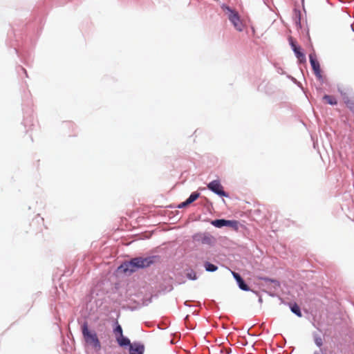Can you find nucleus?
I'll list each match as a JSON object with an SVG mask.
<instances>
[{
  "label": "nucleus",
  "instance_id": "f257e3e1",
  "mask_svg": "<svg viewBox=\"0 0 354 354\" xmlns=\"http://www.w3.org/2000/svg\"><path fill=\"white\" fill-rule=\"evenodd\" d=\"M152 263L149 258H135L121 266L125 273H132L138 268L149 266Z\"/></svg>",
  "mask_w": 354,
  "mask_h": 354
},
{
  "label": "nucleus",
  "instance_id": "f03ea898",
  "mask_svg": "<svg viewBox=\"0 0 354 354\" xmlns=\"http://www.w3.org/2000/svg\"><path fill=\"white\" fill-rule=\"evenodd\" d=\"M221 8L227 14L228 19L233 24L234 28L239 32L243 31L244 25L240 19L239 13L226 5H223Z\"/></svg>",
  "mask_w": 354,
  "mask_h": 354
},
{
  "label": "nucleus",
  "instance_id": "7ed1b4c3",
  "mask_svg": "<svg viewBox=\"0 0 354 354\" xmlns=\"http://www.w3.org/2000/svg\"><path fill=\"white\" fill-rule=\"evenodd\" d=\"M83 337L86 343L92 345L95 348H100V342L95 332L90 331L88 328L87 323H84L82 326Z\"/></svg>",
  "mask_w": 354,
  "mask_h": 354
},
{
  "label": "nucleus",
  "instance_id": "20e7f679",
  "mask_svg": "<svg viewBox=\"0 0 354 354\" xmlns=\"http://www.w3.org/2000/svg\"><path fill=\"white\" fill-rule=\"evenodd\" d=\"M113 333L120 346L124 347L127 346V344H130L129 339L124 337L122 328L118 322H116V326L113 329Z\"/></svg>",
  "mask_w": 354,
  "mask_h": 354
},
{
  "label": "nucleus",
  "instance_id": "39448f33",
  "mask_svg": "<svg viewBox=\"0 0 354 354\" xmlns=\"http://www.w3.org/2000/svg\"><path fill=\"white\" fill-rule=\"evenodd\" d=\"M207 188L220 196H228L224 192L223 187L218 180H215L210 182L207 185Z\"/></svg>",
  "mask_w": 354,
  "mask_h": 354
},
{
  "label": "nucleus",
  "instance_id": "423d86ee",
  "mask_svg": "<svg viewBox=\"0 0 354 354\" xmlns=\"http://www.w3.org/2000/svg\"><path fill=\"white\" fill-rule=\"evenodd\" d=\"M212 224L216 227H222L223 226H230L232 227H236L238 222L236 221H229L225 219H216L212 221Z\"/></svg>",
  "mask_w": 354,
  "mask_h": 354
},
{
  "label": "nucleus",
  "instance_id": "0eeeda50",
  "mask_svg": "<svg viewBox=\"0 0 354 354\" xmlns=\"http://www.w3.org/2000/svg\"><path fill=\"white\" fill-rule=\"evenodd\" d=\"M309 59H310V63L311 64V66L313 68L315 75L317 77L321 78L322 75H321L320 65H319V62L317 60L315 55L310 54L309 55Z\"/></svg>",
  "mask_w": 354,
  "mask_h": 354
},
{
  "label": "nucleus",
  "instance_id": "6e6552de",
  "mask_svg": "<svg viewBox=\"0 0 354 354\" xmlns=\"http://www.w3.org/2000/svg\"><path fill=\"white\" fill-rule=\"evenodd\" d=\"M129 346V354H143L145 346L139 343L127 344Z\"/></svg>",
  "mask_w": 354,
  "mask_h": 354
},
{
  "label": "nucleus",
  "instance_id": "1a4fd4ad",
  "mask_svg": "<svg viewBox=\"0 0 354 354\" xmlns=\"http://www.w3.org/2000/svg\"><path fill=\"white\" fill-rule=\"evenodd\" d=\"M232 274L234 278L236 279V281L239 285V287L241 290H245V291L250 290V288L248 287V286L247 284L245 283L243 279L241 278V277L240 276L239 274H238L235 272H232Z\"/></svg>",
  "mask_w": 354,
  "mask_h": 354
},
{
  "label": "nucleus",
  "instance_id": "9d476101",
  "mask_svg": "<svg viewBox=\"0 0 354 354\" xmlns=\"http://www.w3.org/2000/svg\"><path fill=\"white\" fill-rule=\"evenodd\" d=\"M199 196H200V194L198 192L192 193L191 195L189 196V197L185 201L181 203L180 204H179L178 205V207L183 208V207L189 205V204H191L192 203L195 201Z\"/></svg>",
  "mask_w": 354,
  "mask_h": 354
},
{
  "label": "nucleus",
  "instance_id": "9b49d317",
  "mask_svg": "<svg viewBox=\"0 0 354 354\" xmlns=\"http://www.w3.org/2000/svg\"><path fill=\"white\" fill-rule=\"evenodd\" d=\"M344 100L346 106L353 112H354V100L348 97H344Z\"/></svg>",
  "mask_w": 354,
  "mask_h": 354
},
{
  "label": "nucleus",
  "instance_id": "f8f14e48",
  "mask_svg": "<svg viewBox=\"0 0 354 354\" xmlns=\"http://www.w3.org/2000/svg\"><path fill=\"white\" fill-rule=\"evenodd\" d=\"M323 99L326 101V103L331 105H335L337 103L335 97L331 95H325Z\"/></svg>",
  "mask_w": 354,
  "mask_h": 354
},
{
  "label": "nucleus",
  "instance_id": "ddd939ff",
  "mask_svg": "<svg viewBox=\"0 0 354 354\" xmlns=\"http://www.w3.org/2000/svg\"><path fill=\"white\" fill-rule=\"evenodd\" d=\"M294 52L297 56V57L298 58V59L302 62H305L306 61V57H305V55L301 52L300 50V48H298V49H294Z\"/></svg>",
  "mask_w": 354,
  "mask_h": 354
},
{
  "label": "nucleus",
  "instance_id": "4468645a",
  "mask_svg": "<svg viewBox=\"0 0 354 354\" xmlns=\"http://www.w3.org/2000/svg\"><path fill=\"white\" fill-rule=\"evenodd\" d=\"M204 266L208 272H214L218 269L217 266L209 262H205Z\"/></svg>",
  "mask_w": 354,
  "mask_h": 354
},
{
  "label": "nucleus",
  "instance_id": "2eb2a0df",
  "mask_svg": "<svg viewBox=\"0 0 354 354\" xmlns=\"http://www.w3.org/2000/svg\"><path fill=\"white\" fill-rule=\"evenodd\" d=\"M290 308H291V311L292 313H294L298 317H301V313L300 308L297 304H295L294 305H292Z\"/></svg>",
  "mask_w": 354,
  "mask_h": 354
},
{
  "label": "nucleus",
  "instance_id": "dca6fc26",
  "mask_svg": "<svg viewBox=\"0 0 354 354\" xmlns=\"http://www.w3.org/2000/svg\"><path fill=\"white\" fill-rule=\"evenodd\" d=\"M295 22H296V24L300 25V15H301L300 11L297 10H295Z\"/></svg>",
  "mask_w": 354,
  "mask_h": 354
},
{
  "label": "nucleus",
  "instance_id": "f3484780",
  "mask_svg": "<svg viewBox=\"0 0 354 354\" xmlns=\"http://www.w3.org/2000/svg\"><path fill=\"white\" fill-rule=\"evenodd\" d=\"M187 277L192 280L196 279V274L194 271L192 270L190 272L187 274Z\"/></svg>",
  "mask_w": 354,
  "mask_h": 354
},
{
  "label": "nucleus",
  "instance_id": "a211bd4d",
  "mask_svg": "<svg viewBox=\"0 0 354 354\" xmlns=\"http://www.w3.org/2000/svg\"><path fill=\"white\" fill-rule=\"evenodd\" d=\"M315 343L319 347H321L323 344V341L321 337H315Z\"/></svg>",
  "mask_w": 354,
  "mask_h": 354
},
{
  "label": "nucleus",
  "instance_id": "6ab92c4d",
  "mask_svg": "<svg viewBox=\"0 0 354 354\" xmlns=\"http://www.w3.org/2000/svg\"><path fill=\"white\" fill-rule=\"evenodd\" d=\"M290 44H291V46H292V50H294V49H296V50H297V49L299 48V47H298V46L295 44V43L292 41V39H290Z\"/></svg>",
  "mask_w": 354,
  "mask_h": 354
}]
</instances>
